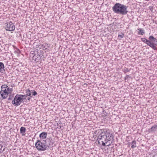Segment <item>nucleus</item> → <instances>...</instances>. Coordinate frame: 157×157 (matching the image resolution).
Here are the masks:
<instances>
[{
    "instance_id": "nucleus-3",
    "label": "nucleus",
    "mask_w": 157,
    "mask_h": 157,
    "mask_svg": "<svg viewBox=\"0 0 157 157\" xmlns=\"http://www.w3.org/2000/svg\"><path fill=\"white\" fill-rule=\"evenodd\" d=\"M36 148L39 151H44L47 148L48 145L45 143V142H41L38 140L35 144Z\"/></svg>"
},
{
    "instance_id": "nucleus-23",
    "label": "nucleus",
    "mask_w": 157,
    "mask_h": 157,
    "mask_svg": "<svg viewBox=\"0 0 157 157\" xmlns=\"http://www.w3.org/2000/svg\"><path fill=\"white\" fill-rule=\"evenodd\" d=\"M13 97V95H9V97L8 98V100H11L12 99V98Z\"/></svg>"
},
{
    "instance_id": "nucleus-10",
    "label": "nucleus",
    "mask_w": 157,
    "mask_h": 157,
    "mask_svg": "<svg viewBox=\"0 0 157 157\" xmlns=\"http://www.w3.org/2000/svg\"><path fill=\"white\" fill-rule=\"evenodd\" d=\"M26 131V128L24 127H21L20 129V132L22 136L25 135Z\"/></svg>"
},
{
    "instance_id": "nucleus-11",
    "label": "nucleus",
    "mask_w": 157,
    "mask_h": 157,
    "mask_svg": "<svg viewBox=\"0 0 157 157\" xmlns=\"http://www.w3.org/2000/svg\"><path fill=\"white\" fill-rule=\"evenodd\" d=\"M50 45L49 44H45L42 46V48L43 50H46L50 47Z\"/></svg>"
},
{
    "instance_id": "nucleus-15",
    "label": "nucleus",
    "mask_w": 157,
    "mask_h": 157,
    "mask_svg": "<svg viewBox=\"0 0 157 157\" xmlns=\"http://www.w3.org/2000/svg\"><path fill=\"white\" fill-rule=\"evenodd\" d=\"M19 96L21 97V98L22 99V101L24 100H25L26 98L27 97V95H21V94H19Z\"/></svg>"
},
{
    "instance_id": "nucleus-13",
    "label": "nucleus",
    "mask_w": 157,
    "mask_h": 157,
    "mask_svg": "<svg viewBox=\"0 0 157 157\" xmlns=\"http://www.w3.org/2000/svg\"><path fill=\"white\" fill-rule=\"evenodd\" d=\"M138 30L139 31L138 32V33L141 35H143L144 33V31L143 29L139 28L138 29Z\"/></svg>"
},
{
    "instance_id": "nucleus-5",
    "label": "nucleus",
    "mask_w": 157,
    "mask_h": 157,
    "mask_svg": "<svg viewBox=\"0 0 157 157\" xmlns=\"http://www.w3.org/2000/svg\"><path fill=\"white\" fill-rule=\"evenodd\" d=\"M15 29L14 24L11 21L5 24V29L6 31H13L15 30Z\"/></svg>"
},
{
    "instance_id": "nucleus-4",
    "label": "nucleus",
    "mask_w": 157,
    "mask_h": 157,
    "mask_svg": "<svg viewBox=\"0 0 157 157\" xmlns=\"http://www.w3.org/2000/svg\"><path fill=\"white\" fill-rule=\"evenodd\" d=\"M22 99L19 96V94L16 95L12 101V103L14 106H17L20 105L22 102Z\"/></svg>"
},
{
    "instance_id": "nucleus-12",
    "label": "nucleus",
    "mask_w": 157,
    "mask_h": 157,
    "mask_svg": "<svg viewBox=\"0 0 157 157\" xmlns=\"http://www.w3.org/2000/svg\"><path fill=\"white\" fill-rule=\"evenodd\" d=\"M151 130L153 132H155L157 131V125L155 124L152 126L151 128Z\"/></svg>"
},
{
    "instance_id": "nucleus-19",
    "label": "nucleus",
    "mask_w": 157,
    "mask_h": 157,
    "mask_svg": "<svg viewBox=\"0 0 157 157\" xmlns=\"http://www.w3.org/2000/svg\"><path fill=\"white\" fill-rule=\"evenodd\" d=\"M4 66L2 63L0 62V71H2V69H4Z\"/></svg>"
},
{
    "instance_id": "nucleus-20",
    "label": "nucleus",
    "mask_w": 157,
    "mask_h": 157,
    "mask_svg": "<svg viewBox=\"0 0 157 157\" xmlns=\"http://www.w3.org/2000/svg\"><path fill=\"white\" fill-rule=\"evenodd\" d=\"M151 128L150 129H149L147 130H146V132L147 133H152V131L151 130Z\"/></svg>"
},
{
    "instance_id": "nucleus-6",
    "label": "nucleus",
    "mask_w": 157,
    "mask_h": 157,
    "mask_svg": "<svg viewBox=\"0 0 157 157\" xmlns=\"http://www.w3.org/2000/svg\"><path fill=\"white\" fill-rule=\"evenodd\" d=\"M10 94L9 90H6L2 92H0V94L3 99H5L7 97L8 95Z\"/></svg>"
},
{
    "instance_id": "nucleus-7",
    "label": "nucleus",
    "mask_w": 157,
    "mask_h": 157,
    "mask_svg": "<svg viewBox=\"0 0 157 157\" xmlns=\"http://www.w3.org/2000/svg\"><path fill=\"white\" fill-rule=\"evenodd\" d=\"M47 133L46 132H44L40 133V135L39 136L41 139H44L46 138L47 136Z\"/></svg>"
},
{
    "instance_id": "nucleus-18",
    "label": "nucleus",
    "mask_w": 157,
    "mask_h": 157,
    "mask_svg": "<svg viewBox=\"0 0 157 157\" xmlns=\"http://www.w3.org/2000/svg\"><path fill=\"white\" fill-rule=\"evenodd\" d=\"M149 39L150 41H152L155 42L156 40V39L153 36H150L149 37Z\"/></svg>"
},
{
    "instance_id": "nucleus-2",
    "label": "nucleus",
    "mask_w": 157,
    "mask_h": 157,
    "mask_svg": "<svg viewBox=\"0 0 157 157\" xmlns=\"http://www.w3.org/2000/svg\"><path fill=\"white\" fill-rule=\"evenodd\" d=\"M127 8V6L123 4L116 3L113 7V10L116 13L124 15L126 14L128 12Z\"/></svg>"
},
{
    "instance_id": "nucleus-1",
    "label": "nucleus",
    "mask_w": 157,
    "mask_h": 157,
    "mask_svg": "<svg viewBox=\"0 0 157 157\" xmlns=\"http://www.w3.org/2000/svg\"><path fill=\"white\" fill-rule=\"evenodd\" d=\"M113 139L112 132L108 130L101 132L98 136L97 140L99 144L109 146L112 143Z\"/></svg>"
},
{
    "instance_id": "nucleus-16",
    "label": "nucleus",
    "mask_w": 157,
    "mask_h": 157,
    "mask_svg": "<svg viewBox=\"0 0 157 157\" xmlns=\"http://www.w3.org/2000/svg\"><path fill=\"white\" fill-rule=\"evenodd\" d=\"M141 40L144 42L146 43L147 44L148 43L149 40H147L146 38H141Z\"/></svg>"
},
{
    "instance_id": "nucleus-25",
    "label": "nucleus",
    "mask_w": 157,
    "mask_h": 157,
    "mask_svg": "<svg viewBox=\"0 0 157 157\" xmlns=\"http://www.w3.org/2000/svg\"><path fill=\"white\" fill-rule=\"evenodd\" d=\"M35 56H33V59H35Z\"/></svg>"
},
{
    "instance_id": "nucleus-24",
    "label": "nucleus",
    "mask_w": 157,
    "mask_h": 157,
    "mask_svg": "<svg viewBox=\"0 0 157 157\" xmlns=\"http://www.w3.org/2000/svg\"><path fill=\"white\" fill-rule=\"evenodd\" d=\"M12 90V88L10 89V91H11Z\"/></svg>"
},
{
    "instance_id": "nucleus-8",
    "label": "nucleus",
    "mask_w": 157,
    "mask_h": 157,
    "mask_svg": "<svg viewBox=\"0 0 157 157\" xmlns=\"http://www.w3.org/2000/svg\"><path fill=\"white\" fill-rule=\"evenodd\" d=\"M1 90L0 92H2L3 91L9 90V88L8 86L6 85H2L1 87Z\"/></svg>"
},
{
    "instance_id": "nucleus-17",
    "label": "nucleus",
    "mask_w": 157,
    "mask_h": 157,
    "mask_svg": "<svg viewBox=\"0 0 157 157\" xmlns=\"http://www.w3.org/2000/svg\"><path fill=\"white\" fill-rule=\"evenodd\" d=\"M136 147V142L135 140H133L132 143L131 147L133 148Z\"/></svg>"
},
{
    "instance_id": "nucleus-22",
    "label": "nucleus",
    "mask_w": 157,
    "mask_h": 157,
    "mask_svg": "<svg viewBox=\"0 0 157 157\" xmlns=\"http://www.w3.org/2000/svg\"><path fill=\"white\" fill-rule=\"evenodd\" d=\"M32 93H33V95L34 96L36 95L37 94L36 92L35 91V90H33V91Z\"/></svg>"
},
{
    "instance_id": "nucleus-14",
    "label": "nucleus",
    "mask_w": 157,
    "mask_h": 157,
    "mask_svg": "<svg viewBox=\"0 0 157 157\" xmlns=\"http://www.w3.org/2000/svg\"><path fill=\"white\" fill-rule=\"evenodd\" d=\"M26 95H27V96H28L30 97H32L33 96V95H31L32 92H31V91H30L29 90H27L26 92Z\"/></svg>"
},
{
    "instance_id": "nucleus-9",
    "label": "nucleus",
    "mask_w": 157,
    "mask_h": 157,
    "mask_svg": "<svg viewBox=\"0 0 157 157\" xmlns=\"http://www.w3.org/2000/svg\"><path fill=\"white\" fill-rule=\"evenodd\" d=\"M147 44L149 46H150L154 50H155L156 49V47L154 44L153 43L151 42L150 41H149L148 43H147Z\"/></svg>"
},
{
    "instance_id": "nucleus-21",
    "label": "nucleus",
    "mask_w": 157,
    "mask_h": 157,
    "mask_svg": "<svg viewBox=\"0 0 157 157\" xmlns=\"http://www.w3.org/2000/svg\"><path fill=\"white\" fill-rule=\"evenodd\" d=\"M124 36V34L121 33V34H119L118 36L119 37H120L121 38H122Z\"/></svg>"
},
{
    "instance_id": "nucleus-26",
    "label": "nucleus",
    "mask_w": 157,
    "mask_h": 157,
    "mask_svg": "<svg viewBox=\"0 0 157 157\" xmlns=\"http://www.w3.org/2000/svg\"><path fill=\"white\" fill-rule=\"evenodd\" d=\"M30 98H28V100H30Z\"/></svg>"
}]
</instances>
